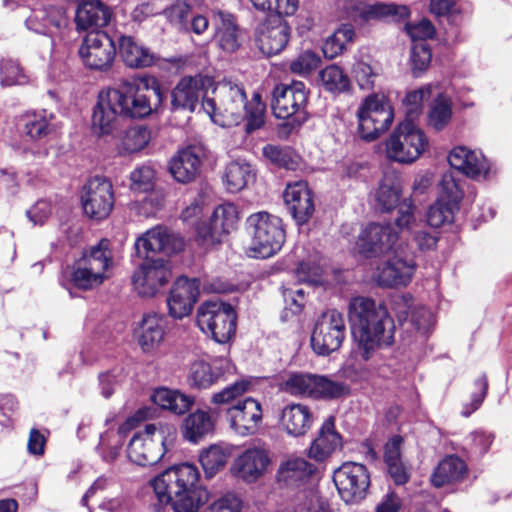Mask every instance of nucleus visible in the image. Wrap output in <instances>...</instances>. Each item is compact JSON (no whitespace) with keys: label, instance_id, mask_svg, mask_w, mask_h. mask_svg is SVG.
Returning a JSON list of instances; mask_svg holds the SVG:
<instances>
[{"label":"nucleus","instance_id":"1","mask_svg":"<svg viewBox=\"0 0 512 512\" xmlns=\"http://www.w3.org/2000/svg\"><path fill=\"white\" fill-rule=\"evenodd\" d=\"M347 316L357 350L365 361L382 346L393 343V320L387 308L374 299L352 297L347 306Z\"/></svg>","mask_w":512,"mask_h":512},{"label":"nucleus","instance_id":"2","mask_svg":"<svg viewBox=\"0 0 512 512\" xmlns=\"http://www.w3.org/2000/svg\"><path fill=\"white\" fill-rule=\"evenodd\" d=\"M200 473L191 463L175 465L151 480L158 501L171 504L174 512H197L207 502L208 491L198 485Z\"/></svg>","mask_w":512,"mask_h":512},{"label":"nucleus","instance_id":"3","mask_svg":"<svg viewBox=\"0 0 512 512\" xmlns=\"http://www.w3.org/2000/svg\"><path fill=\"white\" fill-rule=\"evenodd\" d=\"M213 98L201 103L203 111L211 120L222 127L237 125L244 118L247 95L243 85L231 79L218 82L212 90Z\"/></svg>","mask_w":512,"mask_h":512},{"label":"nucleus","instance_id":"4","mask_svg":"<svg viewBox=\"0 0 512 512\" xmlns=\"http://www.w3.org/2000/svg\"><path fill=\"white\" fill-rule=\"evenodd\" d=\"M124 118L141 119L149 116L162 103L163 94L158 80L145 76L125 81L112 88Z\"/></svg>","mask_w":512,"mask_h":512},{"label":"nucleus","instance_id":"5","mask_svg":"<svg viewBox=\"0 0 512 512\" xmlns=\"http://www.w3.org/2000/svg\"><path fill=\"white\" fill-rule=\"evenodd\" d=\"M176 440V428L168 423L145 425L136 432L127 447L128 458L137 465L158 463Z\"/></svg>","mask_w":512,"mask_h":512},{"label":"nucleus","instance_id":"6","mask_svg":"<svg viewBox=\"0 0 512 512\" xmlns=\"http://www.w3.org/2000/svg\"><path fill=\"white\" fill-rule=\"evenodd\" d=\"M250 236L247 248L253 258H269L280 251L285 242V230L281 218L266 211L251 214L246 219Z\"/></svg>","mask_w":512,"mask_h":512},{"label":"nucleus","instance_id":"7","mask_svg":"<svg viewBox=\"0 0 512 512\" xmlns=\"http://www.w3.org/2000/svg\"><path fill=\"white\" fill-rule=\"evenodd\" d=\"M282 390L291 396L312 399H335L349 394V386L327 376L292 372L282 383Z\"/></svg>","mask_w":512,"mask_h":512},{"label":"nucleus","instance_id":"8","mask_svg":"<svg viewBox=\"0 0 512 512\" xmlns=\"http://www.w3.org/2000/svg\"><path fill=\"white\" fill-rule=\"evenodd\" d=\"M356 116L360 138L373 141L390 128L394 112L384 93H371L361 101Z\"/></svg>","mask_w":512,"mask_h":512},{"label":"nucleus","instance_id":"9","mask_svg":"<svg viewBox=\"0 0 512 512\" xmlns=\"http://www.w3.org/2000/svg\"><path fill=\"white\" fill-rule=\"evenodd\" d=\"M109 245L107 239L101 240L75 263L71 278L75 287L90 290L101 285L109 277L108 270L112 266Z\"/></svg>","mask_w":512,"mask_h":512},{"label":"nucleus","instance_id":"10","mask_svg":"<svg viewBox=\"0 0 512 512\" xmlns=\"http://www.w3.org/2000/svg\"><path fill=\"white\" fill-rule=\"evenodd\" d=\"M429 148L425 132L411 121H403L386 141V154L398 163H412Z\"/></svg>","mask_w":512,"mask_h":512},{"label":"nucleus","instance_id":"11","mask_svg":"<svg viewBox=\"0 0 512 512\" xmlns=\"http://www.w3.org/2000/svg\"><path fill=\"white\" fill-rule=\"evenodd\" d=\"M308 90L301 81L278 84L272 92L271 107L275 117L289 119L291 127H299L308 119Z\"/></svg>","mask_w":512,"mask_h":512},{"label":"nucleus","instance_id":"12","mask_svg":"<svg viewBox=\"0 0 512 512\" xmlns=\"http://www.w3.org/2000/svg\"><path fill=\"white\" fill-rule=\"evenodd\" d=\"M197 325L217 343H226L236 331V314L230 304L205 302L198 309Z\"/></svg>","mask_w":512,"mask_h":512},{"label":"nucleus","instance_id":"13","mask_svg":"<svg viewBox=\"0 0 512 512\" xmlns=\"http://www.w3.org/2000/svg\"><path fill=\"white\" fill-rule=\"evenodd\" d=\"M343 10V16L357 23L365 25L375 22H398L409 16V9L405 5L393 3L366 4L360 0H343L338 3Z\"/></svg>","mask_w":512,"mask_h":512},{"label":"nucleus","instance_id":"14","mask_svg":"<svg viewBox=\"0 0 512 512\" xmlns=\"http://www.w3.org/2000/svg\"><path fill=\"white\" fill-rule=\"evenodd\" d=\"M345 335L343 314L336 309L327 310L319 316L314 325L311 347L318 355H329L341 347Z\"/></svg>","mask_w":512,"mask_h":512},{"label":"nucleus","instance_id":"15","mask_svg":"<svg viewBox=\"0 0 512 512\" xmlns=\"http://www.w3.org/2000/svg\"><path fill=\"white\" fill-rule=\"evenodd\" d=\"M239 221V211L233 203L218 205L209 222H203L196 227L197 240L202 246H213L223 241L224 237L236 230Z\"/></svg>","mask_w":512,"mask_h":512},{"label":"nucleus","instance_id":"16","mask_svg":"<svg viewBox=\"0 0 512 512\" xmlns=\"http://www.w3.org/2000/svg\"><path fill=\"white\" fill-rule=\"evenodd\" d=\"M333 481L344 502L358 503L367 495L370 474L365 465L346 462L334 471Z\"/></svg>","mask_w":512,"mask_h":512},{"label":"nucleus","instance_id":"17","mask_svg":"<svg viewBox=\"0 0 512 512\" xmlns=\"http://www.w3.org/2000/svg\"><path fill=\"white\" fill-rule=\"evenodd\" d=\"M398 232L390 223H370L359 234L357 247L366 257H377L401 250Z\"/></svg>","mask_w":512,"mask_h":512},{"label":"nucleus","instance_id":"18","mask_svg":"<svg viewBox=\"0 0 512 512\" xmlns=\"http://www.w3.org/2000/svg\"><path fill=\"white\" fill-rule=\"evenodd\" d=\"M84 65L96 71L109 70L116 56V47L110 36L103 31L89 32L79 49Z\"/></svg>","mask_w":512,"mask_h":512},{"label":"nucleus","instance_id":"19","mask_svg":"<svg viewBox=\"0 0 512 512\" xmlns=\"http://www.w3.org/2000/svg\"><path fill=\"white\" fill-rule=\"evenodd\" d=\"M81 203L84 213L91 219L102 220L109 216L114 206L111 182L103 177H93L83 186Z\"/></svg>","mask_w":512,"mask_h":512},{"label":"nucleus","instance_id":"20","mask_svg":"<svg viewBox=\"0 0 512 512\" xmlns=\"http://www.w3.org/2000/svg\"><path fill=\"white\" fill-rule=\"evenodd\" d=\"M171 279V269L163 259H146L134 272L132 283L141 297H153Z\"/></svg>","mask_w":512,"mask_h":512},{"label":"nucleus","instance_id":"21","mask_svg":"<svg viewBox=\"0 0 512 512\" xmlns=\"http://www.w3.org/2000/svg\"><path fill=\"white\" fill-rule=\"evenodd\" d=\"M213 87L211 77L203 75L185 76L179 80L171 91V106L173 110L194 112L207 96L208 89Z\"/></svg>","mask_w":512,"mask_h":512},{"label":"nucleus","instance_id":"22","mask_svg":"<svg viewBox=\"0 0 512 512\" xmlns=\"http://www.w3.org/2000/svg\"><path fill=\"white\" fill-rule=\"evenodd\" d=\"M118 101L112 88L99 92L91 117L93 133L98 136L111 135L118 128L120 119L124 118Z\"/></svg>","mask_w":512,"mask_h":512},{"label":"nucleus","instance_id":"23","mask_svg":"<svg viewBox=\"0 0 512 512\" xmlns=\"http://www.w3.org/2000/svg\"><path fill=\"white\" fill-rule=\"evenodd\" d=\"M282 17L265 20L255 30V43L267 57L282 52L290 40L291 28Z\"/></svg>","mask_w":512,"mask_h":512},{"label":"nucleus","instance_id":"24","mask_svg":"<svg viewBox=\"0 0 512 512\" xmlns=\"http://www.w3.org/2000/svg\"><path fill=\"white\" fill-rule=\"evenodd\" d=\"M415 262L412 258L402 256L400 250L392 256L374 274V280L381 287L397 288L407 286L415 272Z\"/></svg>","mask_w":512,"mask_h":512},{"label":"nucleus","instance_id":"25","mask_svg":"<svg viewBox=\"0 0 512 512\" xmlns=\"http://www.w3.org/2000/svg\"><path fill=\"white\" fill-rule=\"evenodd\" d=\"M67 26L65 10L55 6L33 9L25 19V27L35 34L49 37L51 45Z\"/></svg>","mask_w":512,"mask_h":512},{"label":"nucleus","instance_id":"26","mask_svg":"<svg viewBox=\"0 0 512 512\" xmlns=\"http://www.w3.org/2000/svg\"><path fill=\"white\" fill-rule=\"evenodd\" d=\"M268 451L263 447H249L240 453L230 466L231 474L245 483L260 479L270 464Z\"/></svg>","mask_w":512,"mask_h":512},{"label":"nucleus","instance_id":"27","mask_svg":"<svg viewBox=\"0 0 512 512\" xmlns=\"http://www.w3.org/2000/svg\"><path fill=\"white\" fill-rule=\"evenodd\" d=\"M230 427L239 435L247 436L257 432L263 418L260 402L245 397L226 410Z\"/></svg>","mask_w":512,"mask_h":512},{"label":"nucleus","instance_id":"28","mask_svg":"<svg viewBox=\"0 0 512 512\" xmlns=\"http://www.w3.org/2000/svg\"><path fill=\"white\" fill-rule=\"evenodd\" d=\"M184 243L180 237L170 235L166 228L156 226L141 236L134 244L135 252L140 258H147L150 253H177L183 249Z\"/></svg>","mask_w":512,"mask_h":512},{"label":"nucleus","instance_id":"29","mask_svg":"<svg viewBox=\"0 0 512 512\" xmlns=\"http://www.w3.org/2000/svg\"><path fill=\"white\" fill-rule=\"evenodd\" d=\"M199 295V281L179 277L173 284L167 298L169 315L174 319H183L191 314Z\"/></svg>","mask_w":512,"mask_h":512},{"label":"nucleus","instance_id":"30","mask_svg":"<svg viewBox=\"0 0 512 512\" xmlns=\"http://www.w3.org/2000/svg\"><path fill=\"white\" fill-rule=\"evenodd\" d=\"M452 168L474 180H485L490 175V163L479 151L456 146L448 154Z\"/></svg>","mask_w":512,"mask_h":512},{"label":"nucleus","instance_id":"31","mask_svg":"<svg viewBox=\"0 0 512 512\" xmlns=\"http://www.w3.org/2000/svg\"><path fill=\"white\" fill-rule=\"evenodd\" d=\"M284 202L297 225L306 224L314 213L313 194L305 181L288 184Z\"/></svg>","mask_w":512,"mask_h":512},{"label":"nucleus","instance_id":"32","mask_svg":"<svg viewBox=\"0 0 512 512\" xmlns=\"http://www.w3.org/2000/svg\"><path fill=\"white\" fill-rule=\"evenodd\" d=\"M206 156L202 146L192 145L180 150L170 161L169 170L180 183H189L200 174L202 161Z\"/></svg>","mask_w":512,"mask_h":512},{"label":"nucleus","instance_id":"33","mask_svg":"<svg viewBox=\"0 0 512 512\" xmlns=\"http://www.w3.org/2000/svg\"><path fill=\"white\" fill-rule=\"evenodd\" d=\"M313 422V413L304 404H289L281 412L280 423L282 428L287 434L294 437L305 435L312 427Z\"/></svg>","mask_w":512,"mask_h":512},{"label":"nucleus","instance_id":"34","mask_svg":"<svg viewBox=\"0 0 512 512\" xmlns=\"http://www.w3.org/2000/svg\"><path fill=\"white\" fill-rule=\"evenodd\" d=\"M315 466L301 457H292L283 462L277 472L279 483L289 487H300L315 473Z\"/></svg>","mask_w":512,"mask_h":512},{"label":"nucleus","instance_id":"35","mask_svg":"<svg viewBox=\"0 0 512 512\" xmlns=\"http://www.w3.org/2000/svg\"><path fill=\"white\" fill-rule=\"evenodd\" d=\"M166 321L162 315L150 313L143 317L137 332V341L144 352L157 349L165 336Z\"/></svg>","mask_w":512,"mask_h":512},{"label":"nucleus","instance_id":"36","mask_svg":"<svg viewBox=\"0 0 512 512\" xmlns=\"http://www.w3.org/2000/svg\"><path fill=\"white\" fill-rule=\"evenodd\" d=\"M112 17L110 7L100 0H84L77 9L76 23L81 29L102 28Z\"/></svg>","mask_w":512,"mask_h":512},{"label":"nucleus","instance_id":"37","mask_svg":"<svg viewBox=\"0 0 512 512\" xmlns=\"http://www.w3.org/2000/svg\"><path fill=\"white\" fill-rule=\"evenodd\" d=\"M468 473L466 463L459 457L450 455L441 460L431 476L433 486L440 488L463 481Z\"/></svg>","mask_w":512,"mask_h":512},{"label":"nucleus","instance_id":"38","mask_svg":"<svg viewBox=\"0 0 512 512\" xmlns=\"http://www.w3.org/2000/svg\"><path fill=\"white\" fill-rule=\"evenodd\" d=\"M119 53L123 62L130 68H145L154 64L156 55L131 36H121Z\"/></svg>","mask_w":512,"mask_h":512},{"label":"nucleus","instance_id":"39","mask_svg":"<svg viewBox=\"0 0 512 512\" xmlns=\"http://www.w3.org/2000/svg\"><path fill=\"white\" fill-rule=\"evenodd\" d=\"M341 446V437L334 430V419L328 418L322 425L318 437L312 442L309 457L321 462Z\"/></svg>","mask_w":512,"mask_h":512},{"label":"nucleus","instance_id":"40","mask_svg":"<svg viewBox=\"0 0 512 512\" xmlns=\"http://www.w3.org/2000/svg\"><path fill=\"white\" fill-rule=\"evenodd\" d=\"M215 421L209 411L196 410L189 414L181 425V432L185 440L196 444L213 432Z\"/></svg>","mask_w":512,"mask_h":512},{"label":"nucleus","instance_id":"41","mask_svg":"<svg viewBox=\"0 0 512 512\" xmlns=\"http://www.w3.org/2000/svg\"><path fill=\"white\" fill-rule=\"evenodd\" d=\"M214 369L221 370L214 372L210 364L203 360H197L192 363L190 368L189 379L193 386L198 388H207L211 386L225 372H229L232 368L227 358L221 357L213 362Z\"/></svg>","mask_w":512,"mask_h":512},{"label":"nucleus","instance_id":"42","mask_svg":"<svg viewBox=\"0 0 512 512\" xmlns=\"http://www.w3.org/2000/svg\"><path fill=\"white\" fill-rule=\"evenodd\" d=\"M433 95L427 111V125L435 131H442L451 122L453 102L451 96L440 88Z\"/></svg>","mask_w":512,"mask_h":512},{"label":"nucleus","instance_id":"43","mask_svg":"<svg viewBox=\"0 0 512 512\" xmlns=\"http://www.w3.org/2000/svg\"><path fill=\"white\" fill-rule=\"evenodd\" d=\"M151 400L155 405L177 415L186 413L194 404L192 396L165 387L155 389L151 395Z\"/></svg>","mask_w":512,"mask_h":512},{"label":"nucleus","instance_id":"44","mask_svg":"<svg viewBox=\"0 0 512 512\" xmlns=\"http://www.w3.org/2000/svg\"><path fill=\"white\" fill-rule=\"evenodd\" d=\"M255 179V172L252 166L245 161H232L225 169L223 182L226 189L231 193L243 190Z\"/></svg>","mask_w":512,"mask_h":512},{"label":"nucleus","instance_id":"45","mask_svg":"<svg viewBox=\"0 0 512 512\" xmlns=\"http://www.w3.org/2000/svg\"><path fill=\"white\" fill-rule=\"evenodd\" d=\"M215 38L221 49L235 51L239 46L238 31L231 14L218 12L214 17Z\"/></svg>","mask_w":512,"mask_h":512},{"label":"nucleus","instance_id":"46","mask_svg":"<svg viewBox=\"0 0 512 512\" xmlns=\"http://www.w3.org/2000/svg\"><path fill=\"white\" fill-rule=\"evenodd\" d=\"M231 455V449L221 444H213L202 450L199 454V462L207 479L213 478L227 464Z\"/></svg>","mask_w":512,"mask_h":512},{"label":"nucleus","instance_id":"47","mask_svg":"<svg viewBox=\"0 0 512 512\" xmlns=\"http://www.w3.org/2000/svg\"><path fill=\"white\" fill-rule=\"evenodd\" d=\"M401 192V184L397 177L392 175L384 176L375 194L377 207L384 212L391 211L393 208L398 207Z\"/></svg>","mask_w":512,"mask_h":512},{"label":"nucleus","instance_id":"48","mask_svg":"<svg viewBox=\"0 0 512 512\" xmlns=\"http://www.w3.org/2000/svg\"><path fill=\"white\" fill-rule=\"evenodd\" d=\"M355 39V29L351 24H342L327 37L322 46L323 54L328 59H334L346 49V45Z\"/></svg>","mask_w":512,"mask_h":512},{"label":"nucleus","instance_id":"49","mask_svg":"<svg viewBox=\"0 0 512 512\" xmlns=\"http://www.w3.org/2000/svg\"><path fill=\"white\" fill-rule=\"evenodd\" d=\"M439 89L438 84H428L418 89L409 91L403 99V107L406 113L405 121L413 120L421 113L423 101L433 96L436 90Z\"/></svg>","mask_w":512,"mask_h":512},{"label":"nucleus","instance_id":"50","mask_svg":"<svg viewBox=\"0 0 512 512\" xmlns=\"http://www.w3.org/2000/svg\"><path fill=\"white\" fill-rule=\"evenodd\" d=\"M251 381L247 379H240L234 383L224 387L219 392H216L211 397V403L218 406H229L242 401L244 394L250 391Z\"/></svg>","mask_w":512,"mask_h":512},{"label":"nucleus","instance_id":"51","mask_svg":"<svg viewBox=\"0 0 512 512\" xmlns=\"http://www.w3.org/2000/svg\"><path fill=\"white\" fill-rule=\"evenodd\" d=\"M129 188L133 192L149 193L154 190L157 180L155 168L150 164H143L136 167L130 173Z\"/></svg>","mask_w":512,"mask_h":512},{"label":"nucleus","instance_id":"52","mask_svg":"<svg viewBox=\"0 0 512 512\" xmlns=\"http://www.w3.org/2000/svg\"><path fill=\"white\" fill-rule=\"evenodd\" d=\"M149 141L150 131L146 126H132L125 131L119 149L121 153H135L145 148Z\"/></svg>","mask_w":512,"mask_h":512},{"label":"nucleus","instance_id":"53","mask_svg":"<svg viewBox=\"0 0 512 512\" xmlns=\"http://www.w3.org/2000/svg\"><path fill=\"white\" fill-rule=\"evenodd\" d=\"M243 119L246 120L245 131L248 134L264 127L266 119V105L262 102L261 96L258 93H255L252 99L247 102Z\"/></svg>","mask_w":512,"mask_h":512},{"label":"nucleus","instance_id":"54","mask_svg":"<svg viewBox=\"0 0 512 512\" xmlns=\"http://www.w3.org/2000/svg\"><path fill=\"white\" fill-rule=\"evenodd\" d=\"M352 73L360 89L372 90L380 75V67L372 61L359 59L355 62Z\"/></svg>","mask_w":512,"mask_h":512},{"label":"nucleus","instance_id":"55","mask_svg":"<svg viewBox=\"0 0 512 512\" xmlns=\"http://www.w3.org/2000/svg\"><path fill=\"white\" fill-rule=\"evenodd\" d=\"M29 80V76L16 60L2 59L0 61V85L2 87L25 85L29 83Z\"/></svg>","mask_w":512,"mask_h":512},{"label":"nucleus","instance_id":"56","mask_svg":"<svg viewBox=\"0 0 512 512\" xmlns=\"http://www.w3.org/2000/svg\"><path fill=\"white\" fill-rule=\"evenodd\" d=\"M319 79L323 87L330 92H343L350 86V81L342 69L335 65H329L319 72Z\"/></svg>","mask_w":512,"mask_h":512},{"label":"nucleus","instance_id":"57","mask_svg":"<svg viewBox=\"0 0 512 512\" xmlns=\"http://www.w3.org/2000/svg\"><path fill=\"white\" fill-rule=\"evenodd\" d=\"M321 64L320 56L312 50H304L289 62V70L291 73L308 77Z\"/></svg>","mask_w":512,"mask_h":512},{"label":"nucleus","instance_id":"58","mask_svg":"<svg viewBox=\"0 0 512 512\" xmlns=\"http://www.w3.org/2000/svg\"><path fill=\"white\" fill-rule=\"evenodd\" d=\"M463 198V191L451 173H445L440 181L439 201L445 202L455 209H459V203Z\"/></svg>","mask_w":512,"mask_h":512},{"label":"nucleus","instance_id":"59","mask_svg":"<svg viewBox=\"0 0 512 512\" xmlns=\"http://www.w3.org/2000/svg\"><path fill=\"white\" fill-rule=\"evenodd\" d=\"M253 7L261 12L277 16H291L299 6L298 0H249Z\"/></svg>","mask_w":512,"mask_h":512},{"label":"nucleus","instance_id":"60","mask_svg":"<svg viewBox=\"0 0 512 512\" xmlns=\"http://www.w3.org/2000/svg\"><path fill=\"white\" fill-rule=\"evenodd\" d=\"M25 133L34 140L47 136L53 126L44 111L28 115L24 125Z\"/></svg>","mask_w":512,"mask_h":512},{"label":"nucleus","instance_id":"61","mask_svg":"<svg viewBox=\"0 0 512 512\" xmlns=\"http://www.w3.org/2000/svg\"><path fill=\"white\" fill-rule=\"evenodd\" d=\"M457 209L451 207L445 202L436 200L427 211L426 221L429 226L439 228L446 224H450L454 219Z\"/></svg>","mask_w":512,"mask_h":512},{"label":"nucleus","instance_id":"62","mask_svg":"<svg viewBox=\"0 0 512 512\" xmlns=\"http://www.w3.org/2000/svg\"><path fill=\"white\" fill-rule=\"evenodd\" d=\"M263 155L275 165L286 169H294L297 164L296 155L287 147L268 144L263 147Z\"/></svg>","mask_w":512,"mask_h":512},{"label":"nucleus","instance_id":"63","mask_svg":"<svg viewBox=\"0 0 512 512\" xmlns=\"http://www.w3.org/2000/svg\"><path fill=\"white\" fill-rule=\"evenodd\" d=\"M432 53L426 42L414 43L411 48L410 62L413 75L418 77L431 62Z\"/></svg>","mask_w":512,"mask_h":512},{"label":"nucleus","instance_id":"64","mask_svg":"<svg viewBox=\"0 0 512 512\" xmlns=\"http://www.w3.org/2000/svg\"><path fill=\"white\" fill-rule=\"evenodd\" d=\"M494 441V435L486 431H475L465 439V446L469 452L476 456L486 454Z\"/></svg>","mask_w":512,"mask_h":512}]
</instances>
